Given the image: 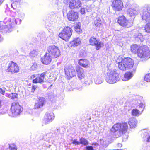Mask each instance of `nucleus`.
Segmentation results:
<instances>
[{"label":"nucleus","instance_id":"60","mask_svg":"<svg viewBox=\"0 0 150 150\" xmlns=\"http://www.w3.org/2000/svg\"><path fill=\"white\" fill-rule=\"evenodd\" d=\"M84 138H81L80 140V141H84Z\"/></svg>","mask_w":150,"mask_h":150},{"label":"nucleus","instance_id":"28","mask_svg":"<svg viewBox=\"0 0 150 150\" xmlns=\"http://www.w3.org/2000/svg\"><path fill=\"white\" fill-rule=\"evenodd\" d=\"M103 81V79L100 75H96L94 76V81L95 83L97 84L101 83Z\"/></svg>","mask_w":150,"mask_h":150},{"label":"nucleus","instance_id":"43","mask_svg":"<svg viewBox=\"0 0 150 150\" xmlns=\"http://www.w3.org/2000/svg\"><path fill=\"white\" fill-rule=\"evenodd\" d=\"M44 73H46V75L45 76H46L47 77L49 78L52 75L50 71H46Z\"/></svg>","mask_w":150,"mask_h":150},{"label":"nucleus","instance_id":"30","mask_svg":"<svg viewBox=\"0 0 150 150\" xmlns=\"http://www.w3.org/2000/svg\"><path fill=\"white\" fill-rule=\"evenodd\" d=\"M139 47L140 46H139L137 45H134L131 46V50L132 52L134 53H137V52Z\"/></svg>","mask_w":150,"mask_h":150},{"label":"nucleus","instance_id":"64","mask_svg":"<svg viewBox=\"0 0 150 150\" xmlns=\"http://www.w3.org/2000/svg\"><path fill=\"white\" fill-rule=\"evenodd\" d=\"M74 141H76V140H74Z\"/></svg>","mask_w":150,"mask_h":150},{"label":"nucleus","instance_id":"61","mask_svg":"<svg viewBox=\"0 0 150 150\" xmlns=\"http://www.w3.org/2000/svg\"><path fill=\"white\" fill-rule=\"evenodd\" d=\"M1 100H0V108L1 107Z\"/></svg>","mask_w":150,"mask_h":150},{"label":"nucleus","instance_id":"48","mask_svg":"<svg viewBox=\"0 0 150 150\" xmlns=\"http://www.w3.org/2000/svg\"><path fill=\"white\" fill-rule=\"evenodd\" d=\"M75 31L78 33H81L82 31L81 30L80 28H78L75 29Z\"/></svg>","mask_w":150,"mask_h":150},{"label":"nucleus","instance_id":"36","mask_svg":"<svg viewBox=\"0 0 150 150\" xmlns=\"http://www.w3.org/2000/svg\"><path fill=\"white\" fill-rule=\"evenodd\" d=\"M37 52L35 50H33L30 52L29 56L31 57H35L37 56Z\"/></svg>","mask_w":150,"mask_h":150},{"label":"nucleus","instance_id":"17","mask_svg":"<svg viewBox=\"0 0 150 150\" xmlns=\"http://www.w3.org/2000/svg\"><path fill=\"white\" fill-rule=\"evenodd\" d=\"M46 73H43L39 74V75H40L39 76L33 79V82L35 83H42L44 82L45 76L46 75Z\"/></svg>","mask_w":150,"mask_h":150},{"label":"nucleus","instance_id":"29","mask_svg":"<svg viewBox=\"0 0 150 150\" xmlns=\"http://www.w3.org/2000/svg\"><path fill=\"white\" fill-rule=\"evenodd\" d=\"M133 74L131 72H128L125 73L124 76V78L122 80L124 81H127L132 77Z\"/></svg>","mask_w":150,"mask_h":150},{"label":"nucleus","instance_id":"39","mask_svg":"<svg viewBox=\"0 0 150 150\" xmlns=\"http://www.w3.org/2000/svg\"><path fill=\"white\" fill-rule=\"evenodd\" d=\"M101 143L103 147H106L108 146L109 144L108 141H101Z\"/></svg>","mask_w":150,"mask_h":150},{"label":"nucleus","instance_id":"58","mask_svg":"<svg viewBox=\"0 0 150 150\" xmlns=\"http://www.w3.org/2000/svg\"><path fill=\"white\" fill-rule=\"evenodd\" d=\"M35 77V75H32L31 76V78H34Z\"/></svg>","mask_w":150,"mask_h":150},{"label":"nucleus","instance_id":"15","mask_svg":"<svg viewBox=\"0 0 150 150\" xmlns=\"http://www.w3.org/2000/svg\"><path fill=\"white\" fill-rule=\"evenodd\" d=\"M68 19L70 21H75L78 18V13L74 11H70L67 14Z\"/></svg>","mask_w":150,"mask_h":150},{"label":"nucleus","instance_id":"55","mask_svg":"<svg viewBox=\"0 0 150 150\" xmlns=\"http://www.w3.org/2000/svg\"><path fill=\"white\" fill-rule=\"evenodd\" d=\"M84 84H85V86H86V85H88L90 84V83H87V82H85L84 83Z\"/></svg>","mask_w":150,"mask_h":150},{"label":"nucleus","instance_id":"26","mask_svg":"<svg viewBox=\"0 0 150 150\" xmlns=\"http://www.w3.org/2000/svg\"><path fill=\"white\" fill-rule=\"evenodd\" d=\"M137 121L135 118H131L130 119L129 122L130 127L131 128H134L137 126Z\"/></svg>","mask_w":150,"mask_h":150},{"label":"nucleus","instance_id":"24","mask_svg":"<svg viewBox=\"0 0 150 150\" xmlns=\"http://www.w3.org/2000/svg\"><path fill=\"white\" fill-rule=\"evenodd\" d=\"M127 11L131 16H134L137 15L138 12L137 9L132 6H130L128 8Z\"/></svg>","mask_w":150,"mask_h":150},{"label":"nucleus","instance_id":"2","mask_svg":"<svg viewBox=\"0 0 150 150\" xmlns=\"http://www.w3.org/2000/svg\"><path fill=\"white\" fill-rule=\"evenodd\" d=\"M128 128L126 123H117L114 124L111 129V131L113 135L117 138L126 132Z\"/></svg>","mask_w":150,"mask_h":150},{"label":"nucleus","instance_id":"53","mask_svg":"<svg viewBox=\"0 0 150 150\" xmlns=\"http://www.w3.org/2000/svg\"><path fill=\"white\" fill-rule=\"evenodd\" d=\"M96 20L98 22H100V21H101V19H100V18H98L96 19Z\"/></svg>","mask_w":150,"mask_h":150},{"label":"nucleus","instance_id":"45","mask_svg":"<svg viewBox=\"0 0 150 150\" xmlns=\"http://www.w3.org/2000/svg\"><path fill=\"white\" fill-rule=\"evenodd\" d=\"M85 10L84 8H82L80 10V13L81 14H83L85 13Z\"/></svg>","mask_w":150,"mask_h":150},{"label":"nucleus","instance_id":"32","mask_svg":"<svg viewBox=\"0 0 150 150\" xmlns=\"http://www.w3.org/2000/svg\"><path fill=\"white\" fill-rule=\"evenodd\" d=\"M142 97L140 96H137L134 98L135 104L138 105L139 103H141V102L142 101Z\"/></svg>","mask_w":150,"mask_h":150},{"label":"nucleus","instance_id":"8","mask_svg":"<svg viewBox=\"0 0 150 150\" xmlns=\"http://www.w3.org/2000/svg\"><path fill=\"white\" fill-rule=\"evenodd\" d=\"M47 53L51 57L54 58H57L60 54L59 49L55 45L49 46L47 48Z\"/></svg>","mask_w":150,"mask_h":150},{"label":"nucleus","instance_id":"56","mask_svg":"<svg viewBox=\"0 0 150 150\" xmlns=\"http://www.w3.org/2000/svg\"><path fill=\"white\" fill-rule=\"evenodd\" d=\"M11 89H15L16 88V85H15L14 86H11Z\"/></svg>","mask_w":150,"mask_h":150},{"label":"nucleus","instance_id":"51","mask_svg":"<svg viewBox=\"0 0 150 150\" xmlns=\"http://www.w3.org/2000/svg\"><path fill=\"white\" fill-rule=\"evenodd\" d=\"M11 14H12V13H13L12 16L13 17H15L16 15V13L15 12H13L12 11H11Z\"/></svg>","mask_w":150,"mask_h":150},{"label":"nucleus","instance_id":"41","mask_svg":"<svg viewBox=\"0 0 150 150\" xmlns=\"http://www.w3.org/2000/svg\"><path fill=\"white\" fill-rule=\"evenodd\" d=\"M94 24L97 27H99L101 25L100 23V22H98L96 20H95L94 21Z\"/></svg>","mask_w":150,"mask_h":150},{"label":"nucleus","instance_id":"11","mask_svg":"<svg viewBox=\"0 0 150 150\" xmlns=\"http://www.w3.org/2000/svg\"><path fill=\"white\" fill-rule=\"evenodd\" d=\"M112 6L113 9L115 11H120L122 10L123 6L121 0H116L113 1Z\"/></svg>","mask_w":150,"mask_h":150},{"label":"nucleus","instance_id":"37","mask_svg":"<svg viewBox=\"0 0 150 150\" xmlns=\"http://www.w3.org/2000/svg\"><path fill=\"white\" fill-rule=\"evenodd\" d=\"M12 19V22L14 23V22L16 24H19L21 22V20L18 18L16 19H15L14 18V19L13 18Z\"/></svg>","mask_w":150,"mask_h":150},{"label":"nucleus","instance_id":"22","mask_svg":"<svg viewBox=\"0 0 150 150\" xmlns=\"http://www.w3.org/2000/svg\"><path fill=\"white\" fill-rule=\"evenodd\" d=\"M76 71L77 72V75L79 79H81L84 78V75L83 69L79 66H77L76 68Z\"/></svg>","mask_w":150,"mask_h":150},{"label":"nucleus","instance_id":"21","mask_svg":"<svg viewBox=\"0 0 150 150\" xmlns=\"http://www.w3.org/2000/svg\"><path fill=\"white\" fill-rule=\"evenodd\" d=\"M117 62L118 63V67L119 68L122 70L125 71L126 70V66L124 61V59H123L119 57Z\"/></svg>","mask_w":150,"mask_h":150},{"label":"nucleus","instance_id":"18","mask_svg":"<svg viewBox=\"0 0 150 150\" xmlns=\"http://www.w3.org/2000/svg\"><path fill=\"white\" fill-rule=\"evenodd\" d=\"M124 61L127 69H130L132 68L134 63L133 60L130 58H127L124 59Z\"/></svg>","mask_w":150,"mask_h":150},{"label":"nucleus","instance_id":"52","mask_svg":"<svg viewBox=\"0 0 150 150\" xmlns=\"http://www.w3.org/2000/svg\"><path fill=\"white\" fill-rule=\"evenodd\" d=\"M117 146L119 147H121L122 146V144L121 143H118L117 144Z\"/></svg>","mask_w":150,"mask_h":150},{"label":"nucleus","instance_id":"4","mask_svg":"<svg viewBox=\"0 0 150 150\" xmlns=\"http://www.w3.org/2000/svg\"><path fill=\"white\" fill-rule=\"evenodd\" d=\"M137 55L140 58L148 59L150 58V50L149 47L146 45L140 46Z\"/></svg>","mask_w":150,"mask_h":150},{"label":"nucleus","instance_id":"54","mask_svg":"<svg viewBox=\"0 0 150 150\" xmlns=\"http://www.w3.org/2000/svg\"><path fill=\"white\" fill-rule=\"evenodd\" d=\"M11 1L15 2H18L20 1L21 0H11Z\"/></svg>","mask_w":150,"mask_h":150},{"label":"nucleus","instance_id":"9","mask_svg":"<svg viewBox=\"0 0 150 150\" xmlns=\"http://www.w3.org/2000/svg\"><path fill=\"white\" fill-rule=\"evenodd\" d=\"M65 75L69 79L76 76V72L74 68L71 66L66 67L64 69Z\"/></svg>","mask_w":150,"mask_h":150},{"label":"nucleus","instance_id":"49","mask_svg":"<svg viewBox=\"0 0 150 150\" xmlns=\"http://www.w3.org/2000/svg\"><path fill=\"white\" fill-rule=\"evenodd\" d=\"M15 4L14 3H12L11 5V6L12 8L13 9H15L16 8V6L15 5Z\"/></svg>","mask_w":150,"mask_h":150},{"label":"nucleus","instance_id":"13","mask_svg":"<svg viewBox=\"0 0 150 150\" xmlns=\"http://www.w3.org/2000/svg\"><path fill=\"white\" fill-rule=\"evenodd\" d=\"M89 42L90 43L91 45L96 46L97 50H98L101 47L102 44V42H100L98 39H96L94 37L90 38L89 39Z\"/></svg>","mask_w":150,"mask_h":150},{"label":"nucleus","instance_id":"40","mask_svg":"<svg viewBox=\"0 0 150 150\" xmlns=\"http://www.w3.org/2000/svg\"><path fill=\"white\" fill-rule=\"evenodd\" d=\"M37 67V64L35 63H33V64L31 67V69L33 70H35Z\"/></svg>","mask_w":150,"mask_h":150},{"label":"nucleus","instance_id":"38","mask_svg":"<svg viewBox=\"0 0 150 150\" xmlns=\"http://www.w3.org/2000/svg\"><path fill=\"white\" fill-rule=\"evenodd\" d=\"M11 150H17V148L16 146L13 144L10 145V149Z\"/></svg>","mask_w":150,"mask_h":150},{"label":"nucleus","instance_id":"10","mask_svg":"<svg viewBox=\"0 0 150 150\" xmlns=\"http://www.w3.org/2000/svg\"><path fill=\"white\" fill-rule=\"evenodd\" d=\"M118 23L120 25L127 28H129L132 25V21L127 20L124 16L119 17Z\"/></svg>","mask_w":150,"mask_h":150},{"label":"nucleus","instance_id":"14","mask_svg":"<svg viewBox=\"0 0 150 150\" xmlns=\"http://www.w3.org/2000/svg\"><path fill=\"white\" fill-rule=\"evenodd\" d=\"M142 28H140V29H137L133 30V33L136 32H139V33H137L136 34L134 33V37L135 38L136 40L138 41H140V42H143L144 40V39L143 38V36L141 34V33L142 32Z\"/></svg>","mask_w":150,"mask_h":150},{"label":"nucleus","instance_id":"23","mask_svg":"<svg viewBox=\"0 0 150 150\" xmlns=\"http://www.w3.org/2000/svg\"><path fill=\"white\" fill-rule=\"evenodd\" d=\"M141 135L144 141H150V134L148 132L147 130L144 129L141 132Z\"/></svg>","mask_w":150,"mask_h":150},{"label":"nucleus","instance_id":"57","mask_svg":"<svg viewBox=\"0 0 150 150\" xmlns=\"http://www.w3.org/2000/svg\"><path fill=\"white\" fill-rule=\"evenodd\" d=\"M76 88L78 90H80L81 89V87H80L79 88L76 87Z\"/></svg>","mask_w":150,"mask_h":150},{"label":"nucleus","instance_id":"46","mask_svg":"<svg viewBox=\"0 0 150 150\" xmlns=\"http://www.w3.org/2000/svg\"><path fill=\"white\" fill-rule=\"evenodd\" d=\"M86 150H94L92 146H87L86 147Z\"/></svg>","mask_w":150,"mask_h":150},{"label":"nucleus","instance_id":"27","mask_svg":"<svg viewBox=\"0 0 150 150\" xmlns=\"http://www.w3.org/2000/svg\"><path fill=\"white\" fill-rule=\"evenodd\" d=\"M89 61L86 59H81L79 60V64L82 67L87 68L89 67Z\"/></svg>","mask_w":150,"mask_h":150},{"label":"nucleus","instance_id":"6","mask_svg":"<svg viewBox=\"0 0 150 150\" xmlns=\"http://www.w3.org/2000/svg\"><path fill=\"white\" fill-rule=\"evenodd\" d=\"M64 2L66 5H69L71 9L79 8L81 6V2L80 0H64Z\"/></svg>","mask_w":150,"mask_h":150},{"label":"nucleus","instance_id":"42","mask_svg":"<svg viewBox=\"0 0 150 150\" xmlns=\"http://www.w3.org/2000/svg\"><path fill=\"white\" fill-rule=\"evenodd\" d=\"M81 24L80 22L77 23L75 25V29L80 28L81 26Z\"/></svg>","mask_w":150,"mask_h":150},{"label":"nucleus","instance_id":"31","mask_svg":"<svg viewBox=\"0 0 150 150\" xmlns=\"http://www.w3.org/2000/svg\"><path fill=\"white\" fill-rule=\"evenodd\" d=\"M142 112H141L138 110L137 109H133L132 111V114L133 116H138L140 115Z\"/></svg>","mask_w":150,"mask_h":150},{"label":"nucleus","instance_id":"12","mask_svg":"<svg viewBox=\"0 0 150 150\" xmlns=\"http://www.w3.org/2000/svg\"><path fill=\"white\" fill-rule=\"evenodd\" d=\"M54 115L53 113H46L43 119V122L45 124H49L54 120Z\"/></svg>","mask_w":150,"mask_h":150},{"label":"nucleus","instance_id":"3","mask_svg":"<svg viewBox=\"0 0 150 150\" xmlns=\"http://www.w3.org/2000/svg\"><path fill=\"white\" fill-rule=\"evenodd\" d=\"M120 79L119 74L115 69H112L108 73L106 81L108 83L113 84L117 82Z\"/></svg>","mask_w":150,"mask_h":150},{"label":"nucleus","instance_id":"47","mask_svg":"<svg viewBox=\"0 0 150 150\" xmlns=\"http://www.w3.org/2000/svg\"><path fill=\"white\" fill-rule=\"evenodd\" d=\"M37 88V86L35 85H33L31 89V91L33 92Z\"/></svg>","mask_w":150,"mask_h":150},{"label":"nucleus","instance_id":"5","mask_svg":"<svg viewBox=\"0 0 150 150\" xmlns=\"http://www.w3.org/2000/svg\"><path fill=\"white\" fill-rule=\"evenodd\" d=\"M72 30L70 28L66 27L63 29L61 33H59V36L63 40L65 41H68L72 35Z\"/></svg>","mask_w":150,"mask_h":150},{"label":"nucleus","instance_id":"25","mask_svg":"<svg viewBox=\"0 0 150 150\" xmlns=\"http://www.w3.org/2000/svg\"><path fill=\"white\" fill-rule=\"evenodd\" d=\"M81 42V40L79 38H76L71 42H70V47H75L78 46L80 44Z\"/></svg>","mask_w":150,"mask_h":150},{"label":"nucleus","instance_id":"1","mask_svg":"<svg viewBox=\"0 0 150 150\" xmlns=\"http://www.w3.org/2000/svg\"><path fill=\"white\" fill-rule=\"evenodd\" d=\"M142 20L147 23L144 27L145 31L150 33V6L143 7L140 12Z\"/></svg>","mask_w":150,"mask_h":150},{"label":"nucleus","instance_id":"35","mask_svg":"<svg viewBox=\"0 0 150 150\" xmlns=\"http://www.w3.org/2000/svg\"><path fill=\"white\" fill-rule=\"evenodd\" d=\"M18 94L16 93L10 94V97L11 98L15 100H17L18 99Z\"/></svg>","mask_w":150,"mask_h":150},{"label":"nucleus","instance_id":"7","mask_svg":"<svg viewBox=\"0 0 150 150\" xmlns=\"http://www.w3.org/2000/svg\"><path fill=\"white\" fill-rule=\"evenodd\" d=\"M11 110L12 115L13 117L19 115L22 111L21 106L17 103H13L12 104Z\"/></svg>","mask_w":150,"mask_h":150},{"label":"nucleus","instance_id":"44","mask_svg":"<svg viewBox=\"0 0 150 150\" xmlns=\"http://www.w3.org/2000/svg\"><path fill=\"white\" fill-rule=\"evenodd\" d=\"M5 92V91L2 88H0V93L3 94L4 95Z\"/></svg>","mask_w":150,"mask_h":150},{"label":"nucleus","instance_id":"16","mask_svg":"<svg viewBox=\"0 0 150 150\" xmlns=\"http://www.w3.org/2000/svg\"><path fill=\"white\" fill-rule=\"evenodd\" d=\"M52 57L47 52L44 56L41 58L42 62L45 64H48L51 62L52 60Z\"/></svg>","mask_w":150,"mask_h":150},{"label":"nucleus","instance_id":"59","mask_svg":"<svg viewBox=\"0 0 150 150\" xmlns=\"http://www.w3.org/2000/svg\"><path fill=\"white\" fill-rule=\"evenodd\" d=\"M4 0H0V4Z\"/></svg>","mask_w":150,"mask_h":150},{"label":"nucleus","instance_id":"20","mask_svg":"<svg viewBox=\"0 0 150 150\" xmlns=\"http://www.w3.org/2000/svg\"><path fill=\"white\" fill-rule=\"evenodd\" d=\"M45 101V98L42 97H40L38 98L37 102L35 105L34 108L35 109L40 108L42 107L44 105Z\"/></svg>","mask_w":150,"mask_h":150},{"label":"nucleus","instance_id":"19","mask_svg":"<svg viewBox=\"0 0 150 150\" xmlns=\"http://www.w3.org/2000/svg\"><path fill=\"white\" fill-rule=\"evenodd\" d=\"M10 64V72L16 73L19 72V67L16 63L11 61Z\"/></svg>","mask_w":150,"mask_h":150},{"label":"nucleus","instance_id":"62","mask_svg":"<svg viewBox=\"0 0 150 150\" xmlns=\"http://www.w3.org/2000/svg\"><path fill=\"white\" fill-rule=\"evenodd\" d=\"M148 45L150 47V41L149 42L148 44Z\"/></svg>","mask_w":150,"mask_h":150},{"label":"nucleus","instance_id":"34","mask_svg":"<svg viewBox=\"0 0 150 150\" xmlns=\"http://www.w3.org/2000/svg\"><path fill=\"white\" fill-rule=\"evenodd\" d=\"M139 106V108H140V110H142V112L145 107V103L144 102H141V103H139L138 104Z\"/></svg>","mask_w":150,"mask_h":150},{"label":"nucleus","instance_id":"33","mask_svg":"<svg viewBox=\"0 0 150 150\" xmlns=\"http://www.w3.org/2000/svg\"><path fill=\"white\" fill-rule=\"evenodd\" d=\"M72 143L75 145L80 143L85 145H87L88 143V141H72Z\"/></svg>","mask_w":150,"mask_h":150},{"label":"nucleus","instance_id":"50","mask_svg":"<svg viewBox=\"0 0 150 150\" xmlns=\"http://www.w3.org/2000/svg\"><path fill=\"white\" fill-rule=\"evenodd\" d=\"M25 16V14L23 13H21L19 14V16L21 18H23Z\"/></svg>","mask_w":150,"mask_h":150},{"label":"nucleus","instance_id":"63","mask_svg":"<svg viewBox=\"0 0 150 150\" xmlns=\"http://www.w3.org/2000/svg\"><path fill=\"white\" fill-rule=\"evenodd\" d=\"M11 20H10V22H11Z\"/></svg>","mask_w":150,"mask_h":150}]
</instances>
